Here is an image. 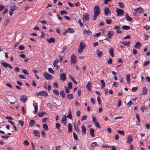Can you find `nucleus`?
Returning <instances> with one entry per match:
<instances>
[{"instance_id":"f257e3e1","label":"nucleus","mask_w":150,"mask_h":150,"mask_svg":"<svg viewBox=\"0 0 150 150\" xmlns=\"http://www.w3.org/2000/svg\"><path fill=\"white\" fill-rule=\"evenodd\" d=\"M93 12L94 13V15L93 16V20H94L96 19L97 17L100 13V8L98 6H94L93 9Z\"/></svg>"},{"instance_id":"f03ea898","label":"nucleus","mask_w":150,"mask_h":150,"mask_svg":"<svg viewBox=\"0 0 150 150\" xmlns=\"http://www.w3.org/2000/svg\"><path fill=\"white\" fill-rule=\"evenodd\" d=\"M35 96H43L46 97L48 96L47 92L45 91H41L39 92H37L35 94Z\"/></svg>"},{"instance_id":"7ed1b4c3","label":"nucleus","mask_w":150,"mask_h":150,"mask_svg":"<svg viewBox=\"0 0 150 150\" xmlns=\"http://www.w3.org/2000/svg\"><path fill=\"white\" fill-rule=\"evenodd\" d=\"M86 45L84 43L82 42H81L79 45V47L78 48V52L79 53H81L83 49L85 47Z\"/></svg>"},{"instance_id":"20e7f679","label":"nucleus","mask_w":150,"mask_h":150,"mask_svg":"<svg viewBox=\"0 0 150 150\" xmlns=\"http://www.w3.org/2000/svg\"><path fill=\"white\" fill-rule=\"evenodd\" d=\"M18 7L16 5H14L13 6H11L9 12V15L10 16H12L13 14V12L17 10Z\"/></svg>"},{"instance_id":"39448f33","label":"nucleus","mask_w":150,"mask_h":150,"mask_svg":"<svg viewBox=\"0 0 150 150\" xmlns=\"http://www.w3.org/2000/svg\"><path fill=\"white\" fill-rule=\"evenodd\" d=\"M43 76L47 80H50L52 79V76L48 74L47 72H45L43 74Z\"/></svg>"},{"instance_id":"423d86ee","label":"nucleus","mask_w":150,"mask_h":150,"mask_svg":"<svg viewBox=\"0 0 150 150\" xmlns=\"http://www.w3.org/2000/svg\"><path fill=\"white\" fill-rule=\"evenodd\" d=\"M116 11L117 16H123L125 13L124 11L123 10L119 8H117Z\"/></svg>"},{"instance_id":"0eeeda50","label":"nucleus","mask_w":150,"mask_h":150,"mask_svg":"<svg viewBox=\"0 0 150 150\" xmlns=\"http://www.w3.org/2000/svg\"><path fill=\"white\" fill-rule=\"evenodd\" d=\"M74 29L72 28H68L66 29L65 31L63 33V34L64 35H66L67 33H73L74 32Z\"/></svg>"},{"instance_id":"6e6552de","label":"nucleus","mask_w":150,"mask_h":150,"mask_svg":"<svg viewBox=\"0 0 150 150\" xmlns=\"http://www.w3.org/2000/svg\"><path fill=\"white\" fill-rule=\"evenodd\" d=\"M76 56L74 54H72L71 58V64H75L76 62Z\"/></svg>"},{"instance_id":"1a4fd4ad","label":"nucleus","mask_w":150,"mask_h":150,"mask_svg":"<svg viewBox=\"0 0 150 150\" xmlns=\"http://www.w3.org/2000/svg\"><path fill=\"white\" fill-rule=\"evenodd\" d=\"M27 99V96L24 95H22L20 98L21 101L23 103H25Z\"/></svg>"},{"instance_id":"9d476101","label":"nucleus","mask_w":150,"mask_h":150,"mask_svg":"<svg viewBox=\"0 0 150 150\" xmlns=\"http://www.w3.org/2000/svg\"><path fill=\"white\" fill-rule=\"evenodd\" d=\"M134 10L136 12L139 13H141L144 12V10L142 8L139 7L137 8H135Z\"/></svg>"},{"instance_id":"9b49d317","label":"nucleus","mask_w":150,"mask_h":150,"mask_svg":"<svg viewBox=\"0 0 150 150\" xmlns=\"http://www.w3.org/2000/svg\"><path fill=\"white\" fill-rule=\"evenodd\" d=\"M133 141V139L131 135H128L127 137V143L129 144H130Z\"/></svg>"},{"instance_id":"f8f14e48","label":"nucleus","mask_w":150,"mask_h":150,"mask_svg":"<svg viewBox=\"0 0 150 150\" xmlns=\"http://www.w3.org/2000/svg\"><path fill=\"white\" fill-rule=\"evenodd\" d=\"M1 64L5 68H6L8 67L11 69H12V67L9 64L5 62H3L1 63Z\"/></svg>"},{"instance_id":"ddd939ff","label":"nucleus","mask_w":150,"mask_h":150,"mask_svg":"<svg viewBox=\"0 0 150 150\" xmlns=\"http://www.w3.org/2000/svg\"><path fill=\"white\" fill-rule=\"evenodd\" d=\"M60 78L61 80L64 81L66 80V77L64 73H62L60 75Z\"/></svg>"},{"instance_id":"4468645a","label":"nucleus","mask_w":150,"mask_h":150,"mask_svg":"<svg viewBox=\"0 0 150 150\" xmlns=\"http://www.w3.org/2000/svg\"><path fill=\"white\" fill-rule=\"evenodd\" d=\"M83 33L84 35H90L91 34L92 32L90 30H87L86 29H84Z\"/></svg>"},{"instance_id":"2eb2a0df","label":"nucleus","mask_w":150,"mask_h":150,"mask_svg":"<svg viewBox=\"0 0 150 150\" xmlns=\"http://www.w3.org/2000/svg\"><path fill=\"white\" fill-rule=\"evenodd\" d=\"M33 133L37 137H40V134L39 131L38 130H34L33 131Z\"/></svg>"},{"instance_id":"dca6fc26","label":"nucleus","mask_w":150,"mask_h":150,"mask_svg":"<svg viewBox=\"0 0 150 150\" xmlns=\"http://www.w3.org/2000/svg\"><path fill=\"white\" fill-rule=\"evenodd\" d=\"M114 29L117 30L116 31V32L117 33L119 34H120L121 33V31L120 30V27L119 26L117 25L115 26L114 28Z\"/></svg>"},{"instance_id":"f3484780","label":"nucleus","mask_w":150,"mask_h":150,"mask_svg":"<svg viewBox=\"0 0 150 150\" xmlns=\"http://www.w3.org/2000/svg\"><path fill=\"white\" fill-rule=\"evenodd\" d=\"M142 45L141 43L139 42H137L134 46V47L136 49H140V48L142 47Z\"/></svg>"},{"instance_id":"a211bd4d","label":"nucleus","mask_w":150,"mask_h":150,"mask_svg":"<svg viewBox=\"0 0 150 150\" xmlns=\"http://www.w3.org/2000/svg\"><path fill=\"white\" fill-rule=\"evenodd\" d=\"M81 128L82 130V134L83 135H85L86 134V130L85 126L83 125L81 126Z\"/></svg>"},{"instance_id":"6ab92c4d","label":"nucleus","mask_w":150,"mask_h":150,"mask_svg":"<svg viewBox=\"0 0 150 150\" xmlns=\"http://www.w3.org/2000/svg\"><path fill=\"white\" fill-rule=\"evenodd\" d=\"M67 120L66 116L64 115L62 117L61 121L65 125H66L67 123Z\"/></svg>"},{"instance_id":"aec40b11","label":"nucleus","mask_w":150,"mask_h":150,"mask_svg":"<svg viewBox=\"0 0 150 150\" xmlns=\"http://www.w3.org/2000/svg\"><path fill=\"white\" fill-rule=\"evenodd\" d=\"M91 83L90 82H88L86 85L87 89L89 91H91Z\"/></svg>"},{"instance_id":"412c9836","label":"nucleus","mask_w":150,"mask_h":150,"mask_svg":"<svg viewBox=\"0 0 150 150\" xmlns=\"http://www.w3.org/2000/svg\"><path fill=\"white\" fill-rule=\"evenodd\" d=\"M47 41L49 43L55 42V40L53 38H51L49 39H47Z\"/></svg>"},{"instance_id":"4be33fe9","label":"nucleus","mask_w":150,"mask_h":150,"mask_svg":"<svg viewBox=\"0 0 150 150\" xmlns=\"http://www.w3.org/2000/svg\"><path fill=\"white\" fill-rule=\"evenodd\" d=\"M90 134L92 137H94L95 136L94 134V130L93 128L90 129Z\"/></svg>"},{"instance_id":"5701e85b","label":"nucleus","mask_w":150,"mask_h":150,"mask_svg":"<svg viewBox=\"0 0 150 150\" xmlns=\"http://www.w3.org/2000/svg\"><path fill=\"white\" fill-rule=\"evenodd\" d=\"M125 18L126 20L128 21H131L132 20V19L128 15L127 13H126L125 14Z\"/></svg>"},{"instance_id":"b1692460","label":"nucleus","mask_w":150,"mask_h":150,"mask_svg":"<svg viewBox=\"0 0 150 150\" xmlns=\"http://www.w3.org/2000/svg\"><path fill=\"white\" fill-rule=\"evenodd\" d=\"M96 53L99 58L101 57L103 54L102 52L101 51H100L99 49H98L96 51Z\"/></svg>"},{"instance_id":"393cba45","label":"nucleus","mask_w":150,"mask_h":150,"mask_svg":"<svg viewBox=\"0 0 150 150\" xmlns=\"http://www.w3.org/2000/svg\"><path fill=\"white\" fill-rule=\"evenodd\" d=\"M114 34V32L113 31H110L108 34V37L110 39H111L112 36Z\"/></svg>"},{"instance_id":"a878e982","label":"nucleus","mask_w":150,"mask_h":150,"mask_svg":"<svg viewBox=\"0 0 150 150\" xmlns=\"http://www.w3.org/2000/svg\"><path fill=\"white\" fill-rule=\"evenodd\" d=\"M147 93V90L146 87H144L143 88V93L142 95H145Z\"/></svg>"},{"instance_id":"bb28decb","label":"nucleus","mask_w":150,"mask_h":150,"mask_svg":"<svg viewBox=\"0 0 150 150\" xmlns=\"http://www.w3.org/2000/svg\"><path fill=\"white\" fill-rule=\"evenodd\" d=\"M109 52L112 57L114 56V54L113 52V49L112 47H110L109 48Z\"/></svg>"},{"instance_id":"cd10ccee","label":"nucleus","mask_w":150,"mask_h":150,"mask_svg":"<svg viewBox=\"0 0 150 150\" xmlns=\"http://www.w3.org/2000/svg\"><path fill=\"white\" fill-rule=\"evenodd\" d=\"M67 117L70 119H71L72 118V117L71 115V113L70 109H69V113H68Z\"/></svg>"},{"instance_id":"c85d7f7f","label":"nucleus","mask_w":150,"mask_h":150,"mask_svg":"<svg viewBox=\"0 0 150 150\" xmlns=\"http://www.w3.org/2000/svg\"><path fill=\"white\" fill-rule=\"evenodd\" d=\"M104 12L105 14L106 15H108L109 14V13H111L110 10L107 7H106L105 8Z\"/></svg>"},{"instance_id":"c756f323","label":"nucleus","mask_w":150,"mask_h":150,"mask_svg":"<svg viewBox=\"0 0 150 150\" xmlns=\"http://www.w3.org/2000/svg\"><path fill=\"white\" fill-rule=\"evenodd\" d=\"M122 43L124 45L129 47L130 46V42L123 41Z\"/></svg>"},{"instance_id":"7c9ffc66","label":"nucleus","mask_w":150,"mask_h":150,"mask_svg":"<svg viewBox=\"0 0 150 150\" xmlns=\"http://www.w3.org/2000/svg\"><path fill=\"white\" fill-rule=\"evenodd\" d=\"M100 82L101 84V89H103L105 86V83L104 82L103 80H101Z\"/></svg>"},{"instance_id":"2f4dec72","label":"nucleus","mask_w":150,"mask_h":150,"mask_svg":"<svg viewBox=\"0 0 150 150\" xmlns=\"http://www.w3.org/2000/svg\"><path fill=\"white\" fill-rule=\"evenodd\" d=\"M10 21V19L9 18H7L4 21V26H6Z\"/></svg>"},{"instance_id":"473e14b6","label":"nucleus","mask_w":150,"mask_h":150,"mask_svg":"<svg viewBox=\"0 0 150 150\" xmlns=\"http://www.w3.org/2000/svg\"><path fill=\"white\" fill-rule=\"evenodd\" d=\"M60 95L64 99L65 98V94L64 91L62 90L60 92Z\"/></svg>"},{"instance_id":"72a5a7b5","label":"nucleus","mask_w":150,"mask_h":150,"mask_svg":"<svg viewBox=\"0 0 150 150\" xmlns=\"http://www.w3.org/2000/svg\"><path fill=\"white\" fill-rule=\"evenodd\" d=\"M126 80L128 84H129L130 83V75L129 74H128L126 76Z\"/></svg>"},{"instance_id":"f704fd0d","label":"nucleus","mask_w":150,"mask_h":150,"mask_svg":"<svg viewBox=\"0 0 150 150\" xmlns=\"http://www.w3.org/2000/svg\"><path fill=\"white\" fill-rule=\"evenodd\" d=\"M122 28L125 30H128L130 29V27L129 26L123 25L122 26Z\"/></svg>"},{"instance_id":"c9c22d12","label":"nucleus","mask_w":150,"mask_h":150,"mask_svg":"<svg viewBox=\"0 0 150 150\" xmlns=\"http://www.w3.org/2000/svg\"><path fill=\"white\" fill-rule=\"evenodd\" d=\"M83 19L86 21L89 20V15L88 14H85L83 16Z\"/></svg>"},{"instance_id":"e433bc0d","label":"nucleus","mask_w":150,"mask_h":150,"mask_svg":"<svg viewBox=\"0 0 150 150\" xmlns=\"http://www.w3.org/2000/svg\"><path fill=\"white\" fill-rule=\"evenodd\" d=\"M68 131L69 132H72V126L71 123H69L68 124Z\"/></svg>"},{"instance_id":"4c0bfd02","label":"nucleus","mask_w":150,"mask_h":150,"mask_svg":"<svg viewBox=\"0 0 150 150\" xmlns=\"http://www.w3.org/2000/svg\"><path fill=\"white\" fill-rule=\"evenodd\" d=\"M66 97L68 98L70 100L72 99L73 98V95L72 94H68L67 96Z\"/></svg>"},{"instance_id":"58836bf2","label":"nucleus","mask_w":150,"mask_h":150,"mask_svg":"<svg viewBox=\"0 0 150 150\" xmlns=\"http://www.w3.org/2000/svg\"><path fill=\"white\" fill-rule=\"evenodd\" d=\"M36 122L34 120H30L29 125L31 127H32L35 123Z\"/></svg>"},{"instance_id":"ea45409f","label":"nucleus","mask_w":150,"mask_h":150,"mask_svg":"<svg viewBox=\"0 0 150 150\" xmlns=\"http://www.w3.org/2000/svg\"><path fill=\"white\" fill-rule=\"evenodd\" d=\"M43 129L47 131L48 130L49 128L47 125L46 124H44L43 125Z\"/></svg>"},{"instance_id":"a19ab883","label":"nucleus","mask_w":150,"mask_h":150,"mask_svg":"<svg viewBox=\"0 0 150 150\" xmlns=\"http://www.w3.org/2000/svg\"><path fill=\"white\" fill-rule=\"evenodd\" d=\"M97 145V144L96 142H93L91 144V147L92 149H93L94 147Z\"/></svg>"},{"instance_id":"79ce46f5","label":"nucleus","mask_w":150,"mask_h":150,"mask_svg":"<svg viewBox=\"0 0 150 150\" xmlns=\"http://www.w3.org/2000/svg\"><path fill=\"white\" fill-rule=\"evenodd\" d=\"M72 83L71 82L68 83V88L69 89H71L72 88Z\"/></svg>"},{"instance_id":"37998d69","label":"nucleus","mask_w":150,"mask_h":150,"mask_svg":"<svg viewBox=\"0 0 150 150\" xmlns=\"http://www.w3.org/2000/svg\"><path fill=\"white\" fill-rule=\"evenodd\" d=\"M119 5L120 7L121 8H123L125 7V5L122 2H119Z\"/></svg>"},{"instance_id":"c03bdc74","label":"nucleus","mask_w":150,"mask_h":150,"mask_svg":"<svg viewBox=\"0 0 150 150\" xmlns=\"http://www.w3.org/2000/svg\"><path fill=\"white\" fill-rule=\"evenodd\" d=\"M53 92L54 94L56 96H58L59 95V92L56 89H54L53 90Z\"/></svg>"},{"instance_id":"a18cd8bd","label":"nucleus","mask_w":150,"mask_h":150,"mask_svg":"<svg viewBox=\"0 0 150 150\" xmlns=\"http://www.w3.org/2000/svg\"><path fill=\"white\" fill-rule=\"evenodd\" d=\"M46 114V113L45 112H41V113H38V115L39 117H41L43 115Z\"/></svg>"},{"instance_id":"49530a36","label":"nucleus","mask_w":150,"mask_h":150,"mask_svg":"<svg viewBox=\"0 0 150 150\" xmlns=\"http://www.w3.org/2000/svg\"><path fill=\"white\" fill-rule=\"evenodd\" d=\"M60 127V124L59 123H57L55 125V127L57 129H59Z\"/></svg>"},{"instance_id":"de8ad7c7","label":"nucleus","mask_w":150,"mask_h":150,"mask_svg":"<svg viewBox=\"0 0 150 150\" xmlns=\"http://www.w3.org/2000/svg\"><path fill=\"white\" fill-rule=\"evenodd\" d=\"M73 136L74 139L77 141L78 140V138L77 135L75 132H73Z\"/></svg>"},{"instance_id":"09e8293b","label":"nucleus","mask_w":150,"mask_h":150,"mask_svg":"<svg viewBox=\"0 0 150 150\" xmlns=\"http://www.w3.org/2000/svg\"><path fill=\"white\" fill-rule=\"evenodd\" d=\"M64 89L65 93H69V89L67 87V86H66L64 87Z\"/></svg>"},{"instance_id":"8fccbe9b","label":"nucleus","mask_w":150,"mask_h":150,"mask_svg":"<svg viewBox=\"0 0 150 150\" xmlns=\"http://www.w3.org/2000/svg\"><path fill=\"white\" fill-rule=\"evenodd\" d=\"M117 132L120 134L122 135H124L125 132L123 130H118L117 131Z\"/></svg>"},{"instance_id":"3c124183","label":"nucleus","mask_w":150,"mask_h":150,"mask_svg":"<svg viewBox=\"0 0 150 150\" xmlns=\"http://www.w3.org/2000/svg\"><path fill=\"white\" fill-rule=\"evenodd\" d=\"M133 104V102L130 100L127 103V106L129 107Z\"/></svg>"},{"instance_id":"603ef678","label":"nucleus","mask_w":150,"mask_h":150,"mask_svg":"<svg viewBox=\"0 0 150 150\" xmlns=\"http://www.w3.org/2000/svg\"><path fill=\"white\" fill-rule=\"evenodd\" d=\"M138 89V87H134L132 88V91L133 92H136Z\"/></svg>"},{"instance_id":"864d4df0","label":"nucleus","mask_w":150,"mask_h":150,"mask_svg":"<svg viewBox=\"0 0 150 150\" xmlns=\"http://www.w3.org/2000/svg\"><path fill=\"white\" fill-rule=\"evenodd\" d=\"M48 71L50 72L52 74L54 73V71L52 70V68H49L48 69Z\"/></svg>"},{"instance_id":"5fc2aeb1","label":"nucleus","mask_w":150,"mask_h":150,"mask_svg":"<svg viewBox=\"0 0 150 150\" xmlns=\"http://www.w3.org/2000/svg\"><path fill=\"white\" fill-rule=\"evenodd\" d=\"M67 12L64 10H62L60 11V14L61 15H62L64 14H67Z\"/></svg>"},{"instance_id":"6e6d98bb","label":"nucleus","mask_w":150,"mask_h":150,"mask_svg":"<svg viewBox=\"0 0 150 150\" xmlns=\"http://www.w3.org/2000/svg\"><path fill=\"white\" fill-rule=\"evenodd\" d=\"M101 34V33L100 32H99L96 34L95 35H94V36L95 38L98 37Z\"/></svg>"},{"instance_id":"4d7b16f0","label":"nucleus","mask_w":150,"mask_h":150,"mask_svg":"<svg viewBox=\"0 0 150 150\" xmlns=\"http://www.w3.org/2000/svg\"><path fill=\"white\" fill-rule=\"evenodd\" d=\"M35 108V111H34V113H36L38 110V107L37 105H35L34 107Z\"/></svg>"},{"instance_id":"13d9d810","label":"nucleus","mask_w":150,"mask_h":150,"mask_svg":"<svg viewBox=\"0 0 150 150\" xmlns=\"http://www.w3.org/2000/svg\"><path fill=\"white\" fill-rule=\"evenodd\" d=\"M22 72L24 74H25V75H28V73L27 71L25 70V69H23L22 70Z\"/></svg>"},{"instance_id":"bf43d9fd","label":"nucleus","mask_w":150,"mask_h":150,"mask_svg":"<svg viewBox=\"0 0 150 150\" xmlns=\"http://www.w3.org/2000/svg\"><path fill=\"white\" fill-rule=\"evenodd\" d=\"M23 144L25 145L28 146L29 145V143L27 140H25Z\"/></svg>"},{"instance_id":"052dcab7","label":"nucleus","mask_w":150,"mask_h":150,"mask_svg":"<svg viewBox=\"0 0 150 150\" xmlns=\"http://www.w3.org/2000/svg\"><path fill=\"white\" fill-rule=\"evenodd\" d=\"M112 22V21L111 20L109 19H107L106 20V22L108 24H111Z\"/></svg>"},{"instance_id":"680f3d73","label":"nucleus","mask_w":150,"mask_h":150,"mask_svg":"<svg viewBox=\"0 0 150 150\" xmlns=\"http://www.w3.org/2000/svg\"><path fill=\"white\" fill-rule=\"evenodd\" d=\"M87 119V116L85 115H84L82 117L81 120L82 121H83L84 120H86Z\"/></svg>"},{"instance_id":"e2e57ef3","label":"nucleus","mask_w":150,"mask_h":150,"mask_svg":"<svg viewBox=\"0 0 150 150\" xmlns=\"http://www.w3.org/2000/svg\"><path fill=\"white\" fill-rule=\"evenodd\" d=\"M18 122L21 126H22L24 124V122L22 120H19Z\"/></svg>"},{"instance_id":"0e129e2a","label":"nucleus","mask_w":150,"mask_h":150,"mask_svg":"<svg viewBox=\"0 0 150 150\" xmlns=\"http://www.w3.org/2000/svg\"><path fill=\"white\" fill-rule=\"evenodd\" d=\"M67 4L71 7H74V5L69 1L67 2Z\"/></svg>"},{"instance_id":"69168bd1","label":"nucleus","mask_w":150,"mask_h":150,"mask_svg":"<svg viewBox=\"0 0 150 150\" xmlns=\"http://www.w3.org/2000/svg\"><path fill=\"white\" fill-rule=\"evenodd\" d=\"M112 63V59L111 58H110L108 61V63L109 64H111Z\"/></svg>"},{"instance_id":"338daca9","label":"nucleus","mask_w":150,"mask_h":150,"mask_svg":"<svg viewBox=\"0 0 150 150\" xmlns=\"http://www.w3.org/2000/svg\"><path fill=\"white\" fill-rule=\"evenodd\" d=\"M144 27L146 30H149L150 28V26H149L147 25H146L145 26H144Z\"/></svg>"},{"instance_id":"774afa93","label":"nucleus","mask_w":150,"mask_h":150,"mask_svg":"<svg viewBox=\"0 0 150 150\" xmlns=\"http://www.w3.org/2000/svg\"><path fill=\"white\" fill-rule=\"evenodd\" d=\"M61 146H57L55 148L56 150H61Z\"/></svg>"}]
</instances>
